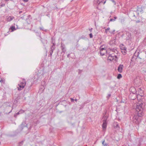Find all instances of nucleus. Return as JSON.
<instances>
[{
  "label": "nucleus",
  "instance_id": "obj_1",
  "mask_svg": "<svg viewBox=\"0 0 146 146\" xmlns=\"http://www.w3.org/2000/svg\"><path fill=\"white\" fill-rule=\"evenodd\" d=\"M145 108V103L141 102L137 104L136 108V112L137 115L135 116L133 118V122L137 125H139L141 121L138 117H141L143 115V111Z\"/></svg>",
  "mask_w": 146,
  "mask_h": 146
},
{
  "label": "nucleus",
  "instance_id": "obj_2",
  "mask_svg": "<svg viewBox=\"0 0 146 146\" xmlns=\"http://www.w3.org/2000/svg\"><path fill=\"white\" fill-rule=\"evenodd\" d=\"M144 96V94L143 93V91L141 90V88H139L137 91L136 95H135V97H131V100H134L137 98V100H139V102L141 100V98H142L143 99Z\"/></svg>",
  "mask_w": 146,
  "mask_h": 146
},
{
  "label": "nucleus",
  "instance_id": "obj_3",
  "mask_svg": "<svg viewBox=\"0 0 146 146\" xmlns=\"http://www.w3.org/2000/svg\"><path fill=\"white\" fill-rule=\"evenodd\" d=\"M113 52V51L112 50V52L110 51L108 52L109 54V56L108 57V60H109L110 61L113 60L115 61L117 60V56L114 54V53L113 54L111 53Z\"/></svg>",
  "mask_w": 146,
  "mask_h": 146
},
{
  "label": "nucleus",
  "instance_id": "obj_4",
  "mask_svg": "<svg viewBox=\"0 0 146 146\" xmlns=\"http://www.w3.org/2000/svg\"><path fill=\"white\" fill-rule=\"evenodd\" d=\"M26 83L25 80L24 79H23L22 80L20 81V84H18L19 87H18V90H20L23 89L26 85Z\"/></svg>",
  "mask_w": 146,
  "mask_h": 146
},
{
  "label": "nucleus",
  "instance_id": "obj_5",
  "mask_svg": "<svg viewBox=\"0 0 146 146\" xmlns=\"http://www.w3.org/2000/svg\"><path fill=\"white\" fill-rule=\"evenodd\" d=\"M102 46H101L100 48V54L101 56H103L104 55V52H102V51H105V52H106L107 53H108L110 51L111 52L112 51V50L110 49H108L107 50H106V49L105 48H102Z\"/></svg>",
  "mask_w": 146,
  "mask_h": 146
},
{
  "label": "nucleus",
  "instance_id": "obj_6",
  "mask_svg": "<svg viewBox=\"0 0 146 146\" xmlns=\"http://www.w3.org/2000/svg\"><path fill=\"white\" fill-rule=\"evenodd\" d=\"M129 91L130 92L129 97H130L131 96V94L133 95L135 97V95H136L137 91H136L135 88L133 87H131L129 89Z\"/></svg>",
  "mask_w": 146,
  "mask_h": 146
},
{
  "label": "nucleus",
  "instance_id": "obj_7",
  "mask_svg": "<svg viewBox=\"0 0 146 146\" xmlns=\"http://www.w3.org/2000/svg\"><path fill=\"white\" fill-rule=\"evenodd\" d=\"M60 48L62 50L61 54H63L62 55L63 56L64 55L66 50L65 45L62 42L61 44Z\"/></svg>",
  "mask_w": 146,
  "mask_h": 146
},
{
  "label": "nucleus",
  "instance_id": "obj_8",
  "mask_svg": "<svg viewBox=\"0 0 146 146\" xmlns=\"http://www.w3.org/2000/svg\"><path fill=\"white\" fill-rule=\"evenodd\" d=\"M124 66L123 65L120 64L119 65L118 68L117 70L119 72L121 73L122 72Z\"/></svg>",
  "mask_w": 146,
  "mask_h": 146
},
{
  "label": "nucleus",
  "instance_id": "obj_9",
  "mask_svg": "<svg viewBox=\"0 0 146 146\" xmlns=\"http://www.w3.org/2000/svg\"><path fill=\"white\" fill-rule=\"evenodd\" d=\"M107 123L105 120L103 121V123L102 124V127L103 130H105L107 126Z\"/></svg>",
  "mask_w": 146,
  "mask_h": 146
},
{
  "label": "nucleus",
  "instance_id": "obj_10",
  "mask_svg": "<svg viewBox=\"0 0 146 146\" xmlns=\"http://www.w3.org/2000/svg\"><path fill=\"white\" fill-rule=\"evenodd\" d=\"M14 18V17L13 16L7 17L6 20L8 22H10Z\"/></svg>",
  "mask_w": 146,
  "mask_h": 146
},
{
  "label": "nucleus",
  "instance_id": "obj_11",
  "mask_svg": "<svg viewBox=\"0 0 146 146\" xmlns=\"http://www.w3.org/2000/svg\"><path fill=\"white\" fill-rule=\"evenodd\" d=\"M102 1H99V0H94V4L96 5H98L101 3Z\"/></svg>",
  "mask_w": 146,
  "mask_h": 146
},
{
  "label": "nucleus",
  "instance_id": "obj_12",
  "mask_svg": "<svg viewBox=\"0 0 146 146\" xmlns=\"http://www.w3.org/2000/svg\"><path fill=\"white\" fill-rule=\"evenodd\" d=\"M31 17V16L30 15H29L27 16V18L26 19V21L28 24L30 23L31 22V19L30 18Z\"/></svg>",
  "mask_w": 146,
  "mask_h": 146
},
{
  "label": "nucleus",
  "instance_id": "obj_13",
  "mask_svg": "<svg viewBox=\"0 0 146 146\" xmlns=\"http://www.w3.org/2000/svg\"><path fill=\"white\" fill-rule=\"evenodd\" d=\"M126 36H127V39H129L131 38V34L128 32L126 33Z\"/></svg>",
  "mask_w": 146,
  "mask_h": 146
},
{
  "label": "nucleus",
  "instance_id": "obj_14",
  "mask_svg": "<svg viewBox=\"0 0 146 146\" xmlns=\"http://www.w3.org/2000/svg\"><path fill=\"white\" fill-rule=\"evenodd\" d=\"M41 40L44 45L45 44H46L48 42L47 40L42 39L41 38Z\"/></svg>",
  "mask_w": 146,
  "mask_h": 146
},
{
  "label": "nucleus",
  "instance_id": "obj_15",
  "mask_svg": "<svg viewBox=\"0 0 146 146\" xmlns=\"http://www.w3.org/2000/svg\"><path fill=\"white\" fill-rule=\"evenodd\" d=\"M102 145L103 146H109L108 143L105 142V140H104L102 142Z\"/></svg>",
  "mask_w": 146,
  "mask_h": 146
},
{
  "label": "nucleus",
  "instance_id": "obj_16",
  "mask_svg": "<svg viewBox=\"0 0 146 146\" xmlns=\"http://www.w3.org/2000/svg\"><path fill=\"white\" fill-rule=\"evenodd\" d=\"M120 48L121 50H124L125 51V49H126V48H125V47L123 45H122V46H120Z\"/></svg>",
  "mask_w": 146,
  "mask_h": 146
},
{
  "label": "nucleus",
  "instance_id": "obj_17",
  "mask_svg": "<svg viewBox=\"0 0 146 146\" xmlns=\"http://www.w3.org/2000/svg\"><path fill=\"white\" fill-rule=\"evenodd\" d=\"M103 118L104 119L103 121L105 120L106 121H107V120L108 119V117L107 116L104 115Z\"/></svg>",
  "mask_w": 146,
  "mask_h": 146
},
{
  "label": "nucleus",
  "instance_id": "obj_18",
  "mask_svg": "<svg viewBox=\"0 0 146 146\" xmlns=\"http://www.w3.org/2000/svg\"><path fill=\"white\" fill-rule=\"evenodd\" d=\"M10 29L12 30L11 31H13L16 29L15 27L13 26L11 27Z\"/></svg>",
  "mask_w": 146,
  "mask_h": 146
},
{
  "label": "nucleus",
  "instance_id": "obj_19",
  "mask_svg": "<svg viewBox=\"0 0 146 146\" xmlns=\"http://www.w3.org/2000/svg\"><path fill=\"white\" fill-rule=\"evenodd\" d=\"M139 54V52H135L134 53V55L137 57H138Z\"/></svg>",
  "mask_w": 146,
  "mask_h": 146
},
{
  "label": "nucleus",
  "instance_id": "obj_20",
  "mask_svg": "<svg viewBox=\"0 0 146 146\" xmlns=\"http://www.w3.org/2000/svg\"><path fill=\"white\" fill-rule=\"evenodd\" d=\"M122 77V76L121 74H119L118 75L117 78L118 79H120Z\"/></svg>",
  "mask_w": 146,
  "mask_h": 146
},
{
  "label": "nucleus",
  "instance_id": "obj_21",
  "mask_svg": "<svg viewBox=\"0 0 146 146\" xmlns=\"http://www.w3.org/2000/svg\"><path fill=\"white\" fill-rule=\"evenodd\" d=\"M126 52H127L126 49H125V51L124 50H121L122 52L124 55H125L126 54Z\"/></svg>",
  "mask_w": 146,
  "mask_h": 146
},
{
  "label": "nucleus",
  "instance_id": "obj_22",
  "mask_svg": "<svg viewBox=\"0 0 146 146\" xmlns=\"http://www.w3.org/2000/svg\"><path fill=\"white\" fill-rule=\"evenodd\" d=\"M19 111L20 114H21L24 113L25 112V111L21 109Z\"/></svg>",
  "mask_w": 146,
  "mask_h": 146
},
{
  "label": "nucleus",
  "instance_id": "obj_23",
  "mask_svg": "<svg viewBox=\"0 0 146 146\" xmlns=\"http://www.w3.org/2000/svg\"><path fill=\"white\" fill-rule=\"evenodd\" d=\"M20 114V113H19V111L17 113L15 114V115H14V117H16L17 115H19Z\"/></svg>",
  "mask_w": 146,
  "mask_h": 146
},
{
  "label": "nucleus",
  "instance_id": "obj_24",
  "mask_svg": "<svg viewBox=\"0 0 146 146\" xmlns=\"http://www.w3.org/2000/svg\"><path fill=\"white\" fill-rule=\"evenodd\" d=\"M24 124H25V123H22V124L21 125V127L22 128V127H25V126H27V125H23Z\"/></svg>",
  "mask_w": 146,
  "mask_h": 146
},
{
  "label": "nucleus",
  "instance_id": "obj_25",
  "mask_svg": "<svg viewBox=\"0 0 146 146\" xmlns=\"http://www.w3.org/2000/svg\"><path fill=\"white\" fill-rule=\"evenodd\" d=\"M111 96V94H108V96H107V98L108 99H109L110 97Z\"/></svg>",
  "mask_w": 146,
  "mask_h": 146
},
{
  "label": "nucleus",
  "instance_id": "obj_26",
  "mask_svg": "<svg viewBox=\"0 0 146 146\" xmlns=\"http://www.w3.org/2000/svg\"><path fill=\"white\" fill-rule=\"evenodd\" d=\"M55 49V48H53V47L52 48H50V51H52V52H53V50H54Z\"/></svg>",
  "mask_w": 146,
  "mask_h": 146
},
{
  "label": "nucleus",
  "instance_id": "obj_27",
  "mask_svg": "<svg viewBox=\"0 0 146 146\" xmlns=\"http://www.w3.org/2000/svg\"><path fill=\"white\" fill-rule=\"evenodd\" d=\"M55 44L53 43V44H52V45L51 46V47L52 48L53 47V48H55Z\"/></svg>",
  "mask_w": 146,
  "mask_h": 146
},
{
  "label": "nucleus",
  "instance_id": "obj_28",
  "mask_svg": "<svg viewBox=\"0 0 146 146\" xmlns=\"http://www.w3.org/2000/svg\"><path fill=\"white\" fill-rule=\"evenodd\" d=\"M90 38H92L93 37V35L92 33H90L89 34Z\"/></svg>",
  "mask_w": 146,
  "mask_h": 146
},
{
  "label": "nucleus",
  "instance_id": "obj_29",
  "mask_svg": "<svg viewBox=\"0 0 146 146\" xmlns=\"http://www.w3.org/2000/svg\"><path fill=\"white\" fill-rule=\"evenodd\" d=\"M104 0H99V1H102L101 3H103L104 4L106 3V1H104L103 2Z\"/></svg>",
  "mask_w": 146,
  "mask_h": 146
},
{
  "label": "nucleus",
  "instance_id": "obj_30",
  "mask_svg": "<svg viewBox=\"0 0 146 146\" xmlns=\"http://www.w3.org/2000/svg\"><path fill=\"white\" fill-rule=\"evenodd\" d=\"M115 21V19H110V21Z\"/></svg>",
  "mask_w": 146,
  "mask_h": 146
},
{
  "label": "nucleus",
  "instance_id": "obj_31",
  "mask_svg": "<svg viewBox=\"0 0 146 146\" xmlns=\"http://www.w3.org/2000/svg\"><path fill=\"white\" fill-rule=\"evenodd\" d=\"M70 100L72 102H74V99H73L72 98H70Z\"/></svg>",
  "mask_w": 146,
  "mask_h": 146
},
{
  "label": "nucleus",
  "instance_id": "obj_32",
  "mask_svg": "<svg viewBox=\"0 0 146 146\" xmlns=\"http://www.w3.org/2000/svg\"><path fill=\"white\" fill-rule=\"evenodd\" d=\"M53 52L52 51H50V56H51L52 54L53 53Z\"/></svg>",
  "mask_w": 146,
  "mask_h": 146
},
{
  "label": "nucleus",
  "instance_id": "obj_33",
  "mask_svg": "<svg viewBox=\"0 0 146 146\" xmlns=\"http://www.w3.org/2000/svg\"><path fill=\"white\" fill-rule=\"evenodd\" d=\"M111 0V1H112V2L113 3H114V4H115H115H116V2H115V1L114 0Z\"/></svg>",
  "mask_w": 146,
  "mask_h": 146
},
{
  "label": "nucleus",
  "instance_id": "obj_34",
  "mask_svg": "<svg viewBox=\"0 0 146 146\" xmlns=\"http://www.w3.org/2000/svg\"><path fill=\"white\" fill-rule=\"evenodd\" d=\"M52 44H53V43H55V41H54V40H53L52 39Z\"/></svg>",
  "mask_w": 146,
  "mask_h": 146
},
{
  "label": "nucleus",
  "instance_id": "obj_35",
  "mask_svg": "<svg viewBox=\"0 0 146 146\" xmlns=\"http://www.w3.org/2000/svg\"><path fill=\"white\" fill-rule=\"evenodd\" d=\"M40 29L41 30H42V31L44 30V28H43V27H40Z\"/></svg>",
  "mask_w": 146,
  "mask_h": 146
},
{
  "label": "nucleus",
  "instance_id": "obj_36",
  "mask_svg": "<svg viewBox=\"0 0 146 146\" xmlns=\"http://www.w3.org/2000/svg\"><path fill=\"white\" fill-rule=\"evenodd\" d=\"M105 30H106L107 31H108L110 30V28L109 27H108Z\"/></svg>",
  "mask_w": 146,
  "mask_h": 146
},
{
  "label": "nucleus",
  "instance_id": "obj_37",
  "mask_svg": "<svg viewBox=\"0 0 146 146\" xmlns=\"http://www.w3.org/2000/svg\"><path fill=\"white\" fill-rule=\"evenodd\" d=\"M140 22V21L139 20H138V21H136V23H139Z\"/></svg>",
  "mask_w": 146,
  "mask_h": 146
},
{
  "label": "nucleus",
  "instance_id": "obj_38",
  "mask_svg": "<svg viewBox=\"0 0 146 146\" xmlns=\"http://www.w3.org/2000/svg\"><path fill=\"white\" fill-rule=\"evenodd\" d=\"M23 0L24 2H27L28 1V0Z\"/></svg>",
  "mask_w": 146,
  "mask_h": 146
},
{
  "label": "nucleus",
  "instance_id": "obj_39",
  "mask_svg": "<svg viewBox=\"0 0 146 146\" xmlns=\"http://www.w3.org/2000/svg\"><path fill=\"white\" fill-rule=\"evenodd\" d=\"M102 52H104V55L105 54V53H106L107 54H108V53H107L106 52H105V51H102Z\"/></svg>",
  "mask_w": 146,
  "mask_h": 146
},
{
  "label": "nucleus",
  "instance_id": "obj_40",
  "mask_svg": "<svg viewBox=\"0 0 146 146\" xmlns=\"http://www.w3.org/2000/svg\"><path fill=\"white\" fill-rule=\"evenodd\" d=\"M5 5V4H2L1 5V7H3Z\"/></svg>",
  "mask_w": 146,
  "mask_h": 146
},
{
  "label": "nucleus",
  "instance_id": "obj_41",
  "mask_svg": "<svg viewBox=\"0 0 146 146\" xmlns=\"http://www.w3.org/2000/svg\"><path fill=\"white\" fill-rule=\"evenodd\" d=\"M115 30H113V31H112L111 33L112 34H114V32H115Z\"/></svg>",
  "mask_w": 146,
  "mask_h": 146
},
{
  "label": "nucleus",
  "instance_id": "obj_42",
  "mask_svg": "<svg viewBox=\"0 0 146 146\" xmlns=\"http://www.w3.org/2000/svg\"><path fill=\"white\" fill-rule=\"evenodd\" d=\"M92 28H91L90 29H89L90 31V32H91L92 31Z\"/></svg>",
  "mask_w": 146,
  "mask_h": 146
},
{
  "label": "nucleus",
  "instance_id": "obj_43",
  "mask_svg": "<svg viewBox=\"0 0 146 146\" xmlns=\"http://www.w3.org/2000/svg\"><path fill=\"white\" fill-rule=\"evenodd\" d=\"M23 141H22V142H20V143H19V144H23Z\"/></svg>",
  "mask_w": 146,
  "mask_h": 146
},
{
  "label": "nucleus",
  "instance_id": "obj_44",
  "mask_svg": "<svg viewBox=\"0 0 146 146\" xmlns=\"http://www.w3.org/2000/svg\"><path fill=\"white\" fill-rule=\"evenodd\" d=\"M105 32L106 34H107V33H108V31L106 30H105Z\"/></svg>",
  "mask_w": 146,
  "mask_h": 146
},
{
  "label": "nucleus",
  "instance_id": "obj_45",
  "mask_svg": "<svg viewBox=\"0 0 146 146\" xmlns=\"http://www.w3.org/2000/svg\"><path fill=\"white\" fill-rule=\"evenodd\" d=\"M70 55V54H68L67 55V57L68 58V57H69Z\"/></svg>",
  "mask_w": 146,
  "mask_h": 146
},
{
  "label": "nucleus",
  "instance_id": "obj_46",
  "mask_svg": "<svg viewBox=\"0 0 146 146\" xmlns=\"http://www.w3.org/2000/svg\"><path fill=\"white\" fill-rule=\"evenodd\" d=\"M3 82V81L2 80H0V82Z\"/></svg>",
  "mask_w": 146,
  "mask_h": 146
},
{
  "label": "nucleus",
  "instance_id": "obj_47",
  "mask_svg": "<svg viewBox=\"0 0 146 146\" xmlns=\"http://www.w3.org/2000/svg\"><path fill=\"white\" fill-rule=\"evenodd\" d=\"M117 19V17H114V19H115V20Z\"/></svg>",
  "mask_w": 146,
  "mask_h": 146
},
{
  "label": "nucleus",
  "instance_id": "obj_48",
  "mask_svg": "<svg viewBox=\"0 0 146 146\" xmlns=\"http://www.w3.org/2000/svg\"><path fill=\"white\" fill-rule=\"evenodd\" d=\"M76 102H77V99H76L75 100H74Z\"/></svg>",
  "mask_w": 146,
  "mask_h": 146
},
{
  "label": "nucleus",
  "instance_id": "obj_49",
  "mask_svg": "<svg viewBox=\"0 0 146 146\" xmlns=\"http://www.w3.org/2000/svg\"><path fill=\"white\" fill-rule=\"evenodd\" d=\"M5 0L6 1H9V0Z\"/></svg>",
  "mask_w": 146,
  "mask_h": 146
},
{
  "label": "nucleus",
  "instance_id": "obj_50",
  "mask_svg": "<svg viewBox=\"0 0 146 146\" xmlns=\"http://www.w3.org/2000/svg\"><path fill=\"white\" fill-rule=\"evenodd\" d=\"M20 146L19 145V146Z\"/></svg>",
  "mask_w": 146,
  "mask_h": 146
}]
</instances>
